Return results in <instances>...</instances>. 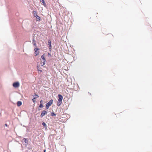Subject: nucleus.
<instances>
[{"label": "nucleus", "mask_w": 152, "mask_h": 152, "mask_svg": "<svg viewBox=\"0 0 152 152\" xmlns=\"http://www.w3.org/2000/svg\"><path fill=\"white\" fill-rule=\"evenodd\" d=\"M63 98L62 96H58V101L57 103V104L58 106H60L61 104Z\"/></svg>", "instance_id": "f257e3e1"}, {"label": "nucleus", "mask_w": 152, "mask_h": 152, "mask_svg": "<svg viewBox=\"0 0 152 152\" xmlns=\"http://www.w3.org/2000/svg\"><path fill=\"white\" fill-rule=\"evenodd\" d=\"M41 58L42 59L41 60V66H43L45 64L46 61V60L45 58L44 55L42 56H41Z\"/></svg>", "instance_id": "f03ea898"}, {"label": "nucleus", "mask_w": 152, "mask_h": 152, "mask_svg": "<svg viewBox=\"0 0 152 152\" xmlns=\"http://www.w3.org/2000/svg\"><path fill=\"white\" fill-rule=\"evenodd\" d=\"M13 86L15 88H18L20 86V83L19 82H17L13 83Z\"/></svg>", "instance_id": "7ed1b4c3"}, {"label": "nucleus", "mask_w": 152, "mask_h": 152, "mask_svg": "<svg viewBox=\"0 0 152 152\" xmlns=\"http://www.w3.org/2000/svg\"><path fill=\"white\" fill-rule=\"evenodd\" d=\"M39 49L38 48H35L34 49V50L35 51V56H37L38 55L39 53Z\"/></svg>", "instance_id": "20e7f679"}, {"label": "nucleus", "mask_w": 152, "mask_h": 152, "mask_svg": "<svg viewBox=\"0 0 152 152\" xmlns=\"http://www.w3.org/2000/svg\"><path fill=\"white\" fill-rule=\"evenodd\" d=\"M47 113V111L45 110H43L41 113V117L44 116Z\"/></svg>", "instance_id": "39448f33"}, {"label": "nucleus", "mask_w": 152, "mask_h": 152, "mask_svg": "<svg viewBox=\"0 0 152 152\" xmlns=\"http://www.w3.org/2000/svg\"><path fill=\"white\" fill-rule=\"evenodd\" d=\"M48 43L49 45V48L50 49L51 48V41L50 40H48Z\"/></svg>", "instance_id": "423d86ee"}, {"label": "nucleus", "mask_w": 152, "mask_h": 152, "mask_svg": "<svg viewBox=\"0 0 152 152\" xmlns=\"http://www.w3.org/2000/svg\"><path fill=\"white\" fill-rule=\"evenodd\" d=\"M33 15H34V17H37V12L36 11H33Z\"/></svg>", "instance_id": "0eeeda50"}, {"label": "nucleus", "mask_w": 152, "mask_h": 152, "mask_svg": "<svg viewBox=\"0 0 152 152\" xmlns=\"http://www.w3.org/2000/svg\"><path fill=\"white\" fill-rule=\"evenodd\" d=\"M22 104V102L20 101H18L17 103V106L18 107L21 106Z\"/></svg>", "instance_id": "6e6552de"}, {"label": "nucleus", "mask_w": 152, "mask_h": 152, "mask_svg": "<svg viewBox=\"0 0 152 152\" xmlns=\"http://www.w3.org/2000/svg\"><path fill=\"white\" fill-rule=\"evenodd\" d=\"M51 105L49 103V102L46 103V109H48L49 108V107Z\"/></svg>", "instance_id": "1a4fd4ad"}, {"label": "nucleus", "mask_w": 152, "mask_h": 152, "mask_svg": "<svg viewBox=\"0 0 152 152\" xmlns=\"http://www.w3.org/2000/svg\"><path fill=\"white\" fill-rule=\"evenodd\" d=\"M32 43L34 46H35V47H37L36 41H35V40L34 39L33 40Z\"/></svg>", "instance_id": "9d476101"}, {"label": "nucleus", "mask_w": 152, "mask_h": 152, "mask_svg": "<svg viewBox=\"0 0 152 152\" xmlns=\"http://www.w3.org/2000/svg\"><path fill=\"white\" fill-rule=\"evenodd\" d=\"M37 19V21H39L40 20V18L37 15V16L35 17Z\"/></svg>", "instance_id": "9b49d317"}, {"label": "nucleus", "mask_w": 152, "mask_h": 152, "mask_svg": "<svg viewBox=\"0 0 152 152\" xmlns=\"http://www.w3.org/2000/svg\"><path fill=\"white\" fill-rule=\"evenodd\" d=\"M42 100H41L40 102V105L39 106V107H43V106L42 103Z\"/></svg>", "instance_id": "f8f14e48"}, {"label": "nucleus", "mask_w": 152, "mask_h": 152, "mask_svg": "<svg viewBox=\"0 0 152 152\" xmlns=\"http://www.w3.org/2000/svg\"><path fill=\"white\" fill-rule=\"evenodd\" d=\"M23 140L24 142L26 143H28V140H27L26 138H23Z\"/></svg>", "instance_id": "ddd939ff"}, {"label": "nucleus", "mask_w": 152, "mask_h": 152, "mask_svg": "<svg viewBox=\"0 0 152 152\" xmlns=\"http://www.w3.org/2000/svg\"><path fill=\"white\" fill-rule=\"evenodd\" d=\"M48 102L51 105L53 103V100L52 99L50 100Z\"/></svg>", "instance_id": "4468645a"}, {"label": "nucleus", "mask_w": 152, "mask_h": 152, "mask_svg": "<svg viewBox=\"0 0 152 152\" xmlns=\"http://www.w3.org/2000/svg\"><path fill=\"white\" fill-rule=\"evenodd\" d=\"M40 1H42V3L44 5H46V3L44 0H40Z\"/></svg>", "instance_id": "2eb2a0df"}, {"label": "nucleus", "mask_w": 152, "mask_h": 152, "mask_svg": "<svg viewBox=\"0 0 152 152\" xmlns=\"http://www.w3.org/2000/svg\"><path fill=\"white\" fill-rule=\"evenodd\" d=\"M42 125L44 126V127H45L46 126V124L44 122H43L42 123Z\"/></svg>", "instance_id": "dca6fc26"}, {"label": "nucleus", "mask_w": 152, "mask_h": 152, "mask_svg": "<svg viewBox=\"0 0 152 152\" xmlns=\"http://www.w3.org/2000/svg\"><path fill=\"white\" fill-rule=\"evenodd\" d=\"M56 115L53 113H51V115L52 116H55Z\"/></svg>", "instance_id": "f3484780"}, {"label": "nucleus", "mask_w": 152, "mask_h": 152, "mask_svg": "<svg viewBox=\"0 0 152 152\" xmlns=\"http://www.w3.org/2000/svg\"><path fill=\"white\" fill-rule=\"evenodd\" d=\"M37 97H35L33 99H32V100L34 102L35 101V99Z\"/></svg>", "instance_id": "a211bd4d"}, {"label": "nucleus", "mask_w": 152, "mask_h": 152, "mask_svg": "<svg viewBox=\"0 0 152 152\" xmlns=\"http://www.w3.org/2000/svg\"><path fill=\"white\" fill-rule=\"evenodd\" d=\"M5 125L6 126H7V124H5Z\"/></svg>", "instance_id": "6ab92c4d"}, {"label": "nucleus", "mask_w": 152, "mask_h": 152, "mask_svg": "<svg viewBox=\"0 0 152 152\" xmlns=\"http://www.w3.org/2000/svg\"><path fill=\"white\" fill-rule=\"evenodd\" d=\"M46 152V150H44V152Z\"/></svg>", "instance_id": "aec40b11"}, {"label": "nucleus", "mask_w": 152, "mask_h": 152, "mask_svg": "<svg viewBox=\"0 0 152 152\" xmlns=\"http://www.w3.org/2000/svg\"><path fill=\"white\" fill-rule=\"evenodd\" d=\"M39 71H40L41 72H42V70H39Z\"/></svg>", "instance_id": "412c9836"}, {"label": "nucleus", "mask_w": 152, "mask_h": 152, "mask_svg": "<svg viewBox=\"0 0 152 152\" xmlns=\"http://www.w3.org/2000/svg\"><path fill=\"white\" fill-rule=\"evenodd\" d=\"M37 97H39V96H38V95H37Z\"/></svg>", "instance_id": "4be33fe9"}]
</instances>
